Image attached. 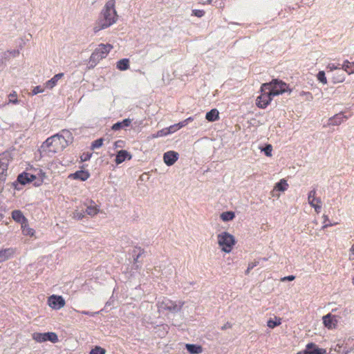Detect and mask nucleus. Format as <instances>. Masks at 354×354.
I'll return each mask as SVG.
<instances>
[{"label": "nucleus", "mask_w": 354, "mask_h": 354, "mask_svg": "<svg viewBox=\"0 0 354 354\" xmlns=\"http://www.w3.org/2000/svg\"><path fill=\"white\" fill-rule=\"evenodd\" d=\"M12 219L24 226L28 223L27 218L24 216L23 213L20 210H14L12 212Z\"/></svg>", "instance_id": "nucleus-14"}, {"label": "nucleus", "mask_w": 354, "mask_h": 354, "mask_svg": "<svg viewBox=\"0 0 354 354\" xmlns=\"http://www.w3.org/2000/svg\"><path fill=\"white\" fill-rule=\"evenodd\" d=\"M58 136L62 142H65V145L67 147L69 144L73 142V136L72 133L67 129H63L60 133H57Z\"/></svg>", "instance_id": "nucleus-13"}, {"label": "nucleus", "mask_w": 354, "mask_h": 354, "mask_svg": "<svg viewBox=\"0 0 354 354\" xmlns=\"http://www.w3.org/2000/svg\"><path fill=\"white\" fill-rule=\"evenodd\" d=\"M259 264V261L251 262L248 264V270H252Z\"/></svg>", "instance_id": "nucleus-51"}, {"label": "nucleus", "mask_w": 354, "mask_h": 354, "mask_svg": "<svg viewBox=\"0 0 354 354\" xmlns=\"http://www.w3.org/2000/svg\"><path fill=\"white\" fill-rule=\"evenodd\" d=\"M79 313H80L82 315H90V316H94L95 315H97L99 313V312H95V313H91V312H89V311H85V310H83V311H78Z\"/></svg>", "instance_id": "nucleus-49"}, {"label": "nucleus", "mask_w": 354, "mask_h": 354, "mask_svg": "<svg viewBox=\"0 0 354 354\" xmlns=\"http://www.w3.org/2000/svg\"><path fill=\"white\" fill-rule=\"evenodd\" d=\"M32 339L37 342H44L50 341L53 343L58 342V337L55 333L48 332V333H35L32 334Z\"/></svg>", "instance_id": "nucleus-8"}, {"label": "nucleus", "mask_w": 354, "mask_h": 354, "mask_svg": "<svg viewBox=\"0 0 354 354\" xmlns=\"http://www.w3.org/2000/svg\"><path fill=\"white\" fill-rule=\"evenodd\" d=\"M288 185L286 180L282 179L278 183H277L275 188L283 192L287 189Z\"/></svg>", "instance_id": "nucleus-30"}, {"label": "nucleus", "mask_w": 354, "mask_h": 354, "mask_svg": "<svg viewBox=\"0 0 354 354\" xmlns=\"http://www.w3.org/2000/svg\"><path fill=\"white\" fill-rule=\"evenodd\" d=\"M85 216V212L84 211H78L76 210L73 213V218L77 220L82 219Z\"/></svg>", "instance_id": "nucleus-38"}, {"label": "nucleus", "mask_w": 354, "mask_h": 354, "mask_svg": "<svg viewBox=\"0 0 354 354\" xmlns=\"http://www.w3.org/2000/svg\"><path fill=\"white\" fill-rule=\"evenodd\" d=\"M186 123L188 124L190 122H192L194 120V118L193 117H189L187 119L185 120Z\"/></svg>", "instance_id": "nucleus-57"}, {"label": "nucleus", "mask_w": 354, "mask_h": 354, "mask_svg": "<svg viewBox=\"0 0 354 354\" xmlns=\"http://www.w3.org/2000/svg\"><path fill=\"white\" fill-rule=\"evenodd\" d=\"M129 67V60L128 59H122L117 62V68L120 71H125Z\"/></svg>", "instance_id": "nucleus-26"}, {"label": "nucleus", "mask_w": 354, "mask_h": 354, "mask_svg": "<svg viewBox=\"0 0 354 354\" xmlns=\"http://www.w3.org/2000/svg\"><path fill=\"white\" fill-rule=\"evenodd\" d=\"M13 254L14 250L12 248H6L0 250V263L8 260Z\"/></svg>", "instance_id": "nucleus-22"}, {"label": "nucleus", "mask_w": 354, "mask_h": 354, "mask_svg": "<svg viewBox=\"0 0 354 354\" xmlns=\"http://www.w3.org/2000/svg\"><path fill=\"white\" fill-rule=\"evenodd\" d=\"M24 234L28 236H33L35 231L33 229L28 227V223L21 226Z\"/></svg>", "instance_id": "nucleus-34"}, {"label": "nucleus", "mask_w": 354, "mask_h": 354, "mask_svg": "<svg viewBox=\"0 0 354 354\" xmlns=\"http://www.w3.org/2000/svg\"><path fill=\"white\" fill-rule=\"evenodd\" d=\"M44 89L41 86H37L33 88L32 91V95H37L40 93H43Z\"/></svg>", "instance_id": "nucleus-43"}, {"label": "nucleus", "mask_w": 354, "mask_h": 354, "mask_svg": "<svg viewBox=\"0 0 354 354\" xmlns=\"http://www.w3.org/2000/svg\"><path fill=\"white\" fill-rule=\"evenodd\" d=\"M64 76V73H58L54 75L50 80L47 81L45 86L48 88H53L57 83V82Z\"/></svg>", "instance_id": "nucleus-21"}, {"label": "nucleus", "mask_w": 354, "mask_h": 354, "mask_svg": "<svg viewBox=\"0 0 354 354\" xmlns=\"http://www.w3.org/2000/svg\"><path fill=\"white\" fill-rule=\"evenodd\" d=\"M8 55H12L13 57H17L19 55V50H8L7 52H4L1 55V59H7L8 57Z\"/></svg>", "instance_id": "nucleus-31"}, {"label": "nucleus", "mask_w": 354, "mask_h": 354, "mask_svg": "<svg viewBox=\"0 0 354 354\" xmlns=\"http://www.w3.org/2000/svg\"><path fill=\"white\" fill-rule=\"evenodd\" d=\"M179 154L174 151H169L164 153L163 160L167 166L173 165L178 159Z\"/></svg>", "instance_id": "nucleus-12"}, {"label": "nucleus", "mask_w": 354, "mask_h": 354, "mask_svg": "<svg viewBox=\"0 0 354 354\" xmlns=\"http://www.w3.org/2000/svg\"><path fill=\"white\" fill-rule=\"evenodd\" d=\"M326 69L328 70V72L336 71L337 70L342 69V65H340L339 64L336 65L333 63H330L327 65Z\"/></svg>", "instance_id": "nucleus-36"}, {"label": "nucleus", "mask_w": 354, "mask_h": 354, "mask_svg": "<svg viewBox=\"0 0 354 354\" xmlns=\"http://www.w3.org/2000/svg\"><path fill=\"white\" fill-rule=\"evenodd\" d=\"M131 123V120L129 118H127V119L123 120L121 122H118L115 123L112 126L111 129L113 131H118L122 128L129 127Z\"/></svg>", "instance_id": "nucleus-20"}, {"label": "nucleus", "mask_w": 354, "mask_h": 354, "mask_svg": "<svg viewBox=\"0 0 354 354\" xmlns=\"http://www.w3.org/2000/svg\"><path fill=\"white\" fill-rule=\"evenodd\" d=\"M27 176L29 178V183L30 182H33V181H37V178L38 177L37 176V175L35 174H30V173H27Z\"/></svg>", "instance_id": "nucleus-45"}, {"label": "nucleus", "mask_w": 354, "mask_h": 354, "mask_svg": "<svg viewBox=\"0 0 354 354\" xmlns=\"http://www.w3.org/2000/svg\"><path fill=\"white\" fill-rule=\"evenodd\" d=\"M322 319L324 326L328 329L334 328L338 322L337 317L335 315H332L331 313H328L324 316Z\"/></svg>", "instance_id": "nucleus-11"}, {"label": "nucleus", "mask_w": 354, "mask_h": 354, "mask_svg": "<svg viewBox=\"0 0 354 354\" xmlns=\"http://www.w3.org/2000/svg\"><path fill=\"white\" fill-rule=\"evenodd\" d=\"M348 118V116L344 115L343 113H339L329 119V124L332 125H339L344 120Z\"/></svg>", "instance_id": "nucleus-16"}, {"label": "nucleus", "mask_w": 354, "mask_h": 354, "mask_svg": "<svg viewBox=\"0 0 354 354\" xmlns=\"http://www.w3.org/2000/svg\"><path fill=\"white\" fill-rule=\"evenodd\" d=\"M263 88L265 90H269L272 92V95L276 96L285 92H291V89L288 88L287 84L277 79L272 80L270 82L263 84Z\"/></svg>", "instance_id": "nucleus-3"}, {"label": "nucleus", "mask_w": 354, "mask_h": 354, "mask_svg": "<svg viewBox=\"0 0 354 354\" xmlns=\"http://www.w3.org/2000/svg\"><path fill=\"white\" fill-rule=\"evenodd\" d=\"M317 80L324 84H327V79L324 71H319L317 75Z\"/></svg>", "instance_id": "nucleus-37"}, {"label": "nucleus", "mask_w": 354, "mask_h": 354, "mask_svg": "<svg viewBox=\"0 0 354 354\" xmlns=\"http://www.w3.org/2000/svg\"><path fill=\"white\" fill-rule=\"evenodd\" d=\"M315 195H316L315 189H313V190L310 191L308 193V203L311 206H314L315 201H316L317 203H321V199L319 198H316Z\"/></svg>", "instance_id": "nucleus-25"}, {"label": "nucleus", "mask_w": 354, "mask_h": 354, "mask_svg": "<svg viewBox=\"0 0 354 354\" xmlns=\"http://www.w3.org/2000/svg\"><path fill=\"white\" fill-rule=\"evenodd\" d=\"M212 2V0H208V3H210Z\"/></svg>", "instance_id": "nucleus-61"}, {"label": "nucleus", "mask_w": 354, "mask_h": 354, "mask_svg": "<svg viewBox=\"0 0 354 354\" xmlns=\"http://www.w3.org/2000/svg\"><path fill=\"white\" fill-rule=\"evenodd\" d=\"M115 0H109L106 2L104 9L102 10L100 17L93 28V31H98L106 28L115 23L118 15L115 9Z\"/></svg>", "instance_id": "nucleus-1"}, {"label": "nucleus", "mask_w": 354, "mask_h": 354, "mask_svg": "<svg viewBox=\"0 0 354 354\" xmlns=\"http://www.w3.org/2000/svg\"><path fill=\"white\" fill-rule=\"evenodd\" d=\"M193 15L198 17H201L205 15V12L202 10H193Z\"/></svg>", "instance_id": "nucleus-46"}, {"label": "nucleus", "mask_w": 354, "mask_h": 354, "mask_svg": "<svg viewBox=\"0 0 354 354\" xmlns=\"http://www.w3.org/2000/svg\"><path fill=\"white\" fill-rule=\"evenodd\" d=\"M131 156L126 150H120L118 152L115 158V162L117 165L121 164L126 159H131Z\"/></svg>", "instance_id": "nucleus-17"}, {"label": "nucleus", "mask_w": 354, "mask_h": 354, "mask_svg": "<svg viewBox=\"0 0 354 354\" xmlns=\"http://www.w3.org/2000/svg\"><path fill=\"white\" fill-rule=\"evenodd\" d=\"M235 216V214L233 212H231V211H229V212H223L221 214V218L223 221H232L233 220V218H234Z\"/></svg>", "instance_id": "nucleus-28"}, {"label": "nucleus", "mask_w": 354, "mask_h": 354, "mask_svg": "<svg viewBox=\"0 0 354 354\" xmlns=\"http://www.w3.org/2000/svg\"><path fill=\"white\" fill-rule=\"evenodd\" d=\"M99 212V209L95 205H91L87 207L86 213L91 216L96 215Z\"/></svg>", "instance_id": "nucleus-29"}, {"label": "nucleus", "mask_w": 354, "mask_h": 354, "mask_svg": "<svg viewBox=\"0 0 354 354\" xmlns=\"http://www.w3.org/2000/svg\"><path fill=\"white\" fill-rule=\"evenodd\" d=\"M137 250H138V254L136 255V258H134V261H137L138 259H139V257L142 255V252H143V250H141L140 248H138V249H135L133 250V252H136Z\"/></svg>", "instance_id": "nucleus-48"}, {"label": "nucleus", "mask_w": 354, "mask_h": 354, "mask_svg": "<svg viewBox=\"0 0 354 354\" xmlns=\"http://www.w3.org/2000/svg\"><path fill=\"white\" fill-rule=\"evenodd\" d=\"M344 72V71L342 69H339V70H337L333 74L332 79H333V82L335 84L341 83L345 80L346 77H345Z\"/></svg>", "instance_id": "nucleus-19"}, {"label": "nucleus", "mask_w": 354, "mask_h": 354, "mask_svg": "<svg viewBox=\"0 0 354 354\" xmlns=\"http://www.w3.org/2000/svg\"><path fill=\"white\" fill-rule=\"evenodd\" d=\"M324 225L322 226V228L323 229H325L326 227H328V226H332L333 224L332 223H326V222H328L329 220H328V216L326 215H324Z\"/></svg>", "instance_id": "nucleus-47"}, {"label": "nucleus", "mask_w": 354, "mask_h": 354, "mask_svg": "<svg viewBox=\"0 0 354 354\" xmlns=\"http://www.w3.org/2000/svg\"><path fill=\"white\" fill-rule=\"evenodd\" d=\"M69 177L73 179H77L82 181H85L90 177V174L87 171L80 170L73 174H71Z\"/></svg>", "instance_id": "nucleus-15"}, {"label": "nucleus", "mask_w": 354, "mask_h": 354, "mask_svg": "<svg viewBox=\"0 0 354 354\" xmlns=\"http://www.w3.org/2000/svg\"><path fill=\"white\" fill-rule=\"evenodd\" d=\"M177 125H178V128L180 129L185 127L186 125H187V124L186 123L185 120H183L182 122H180L177 123Z\"/></svg>", "instance_id": "nucleus-55"}, {"label": "nucleus", "mask_w": 354, "mask_h": 354, "mask_svg": "<svg viewBox=\"0 0 354 354\" xmlns=\"http://www.w3.org/2000/svg\"><path fill=\"white\" fill-rule=\"evenodd\" d=\"M91 154L86 153V154H83L81 156V159H82V161H87L91 158Z\"/></svg>", "instance_id": "nucleus-50"}, {"label": "nucleus", "mask_w": 354, "mask_h": 354, "mask_svg": "<svg viewBox=\"0 0 354 354\" xmlns=\"http://www.w3.org/2000/svg\"><path fill=\"white\" fill-rule=\"evenodd\" d=\"M179 129L177 124L171 125L169 127L167 128L169 134L173 133L178 131Z\"/></svg>", "instance_id": "nucleus-44"}, {"label": "nucleus", "mask_w": 354, "mask_h": 354, "mask_svg": "<svg viewBox=\"0 0 354 354\" xmlns=\"http://www.w3.org/2000/svg\"><path fill=\"white\" fill-rule=\"evenodd\" d=\"M5 178L3 176L0 177V192L2 191L4 185Z\"/></svg>", "instance_id": "nucleus-52"}, {"label": "nucleus", "mask_w": 354, "mask_h": 354, "mask_svg": "<svg viewBox=\"0 0 354 354\" xmlns=\"http://www.w3.org/2000/svg\"><path fill=\"white\" fill-rule=\"evenodd\" d=\"M35 174L37 175V176L38 177L37 178V181H35L34 183V185H36V186H39L40 185L43 181H44V179L45 178V173L42 171L41 169H36L35 171Z\"/></svg>", "instance_id": "nucleus-27"}, {"label": "nucleus", "mask_w": 354, "mask_h": 354, "mask_svg": "<svg viewBox=\"0 0 354 354\" xmlns=\"http://www.w3.org/2000/svg\"><path fill=\"white\" fill-rule=\"evenodd\" d=\"M261 95L257 99V105L261 109H265L271 102L274 95L269 90H265L263 85L261 87Z\"/></svg>", "instance_id": "nucleus-7"}, {"label": "nucleus", "mask_w": 354, "mask_h": 354, "mask_svg": "<svg viewBox=\"0 0 354 354\" xmlns=\"http://www.w3.org/2000/svg\"><path fill=\"white\" fill-rule=\"evenodd\" d=\"M251 270H248V268L246 270L245 273L248 274Z\"/></svg>", "instance_id": "nucleus-60"}, {"label": "nucleus", "mask_w": 354, "mask_h": 354, "mask_svg": "<svg viewBox=\"0 0 354 354\" xmlns=\"http://www.w3.org/2000/svg\"><path fill=\"white\" fill-rule=\"evenodd\" d=\"M342 69L348 75L354 74V62L345 59L342 64Z\"/></svg>", "instance_id": "nucleus-18"}, {"label": "nucleus", "mask_w": 354, "mask_h": 354, "mask_svg": "<svg viewBox=\"0 0 354 354\" xmlns=\"http://www.w3.org/2000/svg\"><path fill=\"white\" fill-rule=\"evenodd\" d=\"M66 146L65 142H62L58 134L52 136L47 138L41 146V150L44 153H48L49 156L63 151Z\"/></svg>", "instance_id": "nucleus-2"}, {"label": "nucleus", "mask_w": 354, "mask_h": 354, "mask_svg": "<svg viewBox=\"0 0 354 354\" xmlns=\"http://www.w3.org/2000/svg\"><path fill=\"white\" fill-rule=\"evenodd\" d=\"M281 324V319H277L275 317V319H269L268 322V326L270 328H274V327Z\"/></svg>", "instance_id": "nucleus-35"}, {"label": "nucleus", "mask_w": 354, "mask_h": 354, "mask_svg": "<svg viewBox=\"0 0 354 354\" xmlns=\"http://www.w3.org/2000/svg\"><path fill=\"white\" fill-rule=\"evenodd\" d=\"M218 243L222 248V250L229 253L235 244L234 237L228 232H224L218 235Z\"/></svg>", "instance_id": "nucleus-4"}, {"label": "nucleus", "mask_w": 354, "mask_h": 354, "mask_svg": "<svg viewBox=\"0 0 354 354\" xmlns=\"http://www.w3.org/2000/svg\"><path fill=\"white\" fill-rule=\"evenodd\" d=\"M186 348L191 354H199L203 352V348L196 344H186Z\"/></svg>", "instance_id": "nucleus-23"}, {"label": "nucleus", "mask_w": 354, "mask_h": 354, "mask_svg": "<svg viewBox=\"0 0 354 354\" xmlns=\"http://www.w3.org/2000/svg\"><path fill=\"white\" fill-rule=\"evenodd\" d=\"M231 328H232V324L230 322H227L225 324H224L221 327V330H226V329Z\"/></svg>", "instance_id": "nucleus-54"}, {"label": "nucleus", "mask_w": 354, "mask_h": 354, "mask_svg": "<svg viewBox=\"0 0 354 354\" xmlns=\"http://www.w3.org/2000/svg\"><path fill=\"white\" fill-rule=\"evenodd\" d=\"M351 250L353 252V254H354V244L352 245Z\"/></svg>", "instance_id": "nucleus-58"}, {"label": "nucleus", "mask_w": 354, "mask_h": 354, "mask_svg": "<svg viewBox=\"0 0 354 354\" xmlns=\"http://www.w3.org/2000/svg\"><path fill=\"white\" fill-rule=\"evenodd\" d=\"M297 354H326V351L319 348L314 343H308L304 351H300Z\"/></svg>", "instance_id": "nucleus-9"}, {"label": "nucleus", "mask_w": 354, "mask_h": 354, "mask_svg": "<svg viewBox=\"0 0 354 354\" xmlns=\"http://www.w3.org/2000/svg\"><path fill=\"white\" fill-rule=\"evenodd\" d=\"M48 305L53 309L59 310L64 306L65 301L62 296L53 295L48 298Z\"/></svg>", "instance_id": "nucleus-10"}, {"label": "nucleus", "mask_w": 354, "mask_h": 354, "mask_svg": "<svg viewBox=\"0 0 354 354\" xmlns=\"http://www.w3.org/2000/svg\"><path fill=\"white\" fill-rule=\"evenodd\" d=\"M218 111L214 109L206 113L205 118L209 122H214L218 119Z\"/></svg>", "instance_id": "nucleus-24"}, {"label": "nucleus", "mask_w": 354, "mask_h": 354, "mask_svg": "<svg viewBox=\"0 0 354 354\" xmlns=\"http://www.w3.org/2000/svg\"><path fill=\"white\" fill-rule=\"evenodd\" d=\"M169 135L167 128L162 129L158 131L156 135L153 136L154 138L162 137Z\"/></svg>", "instance_id": "nucleus-42"}, {"label": "nucleus", "mask_w": 354, "mask_h": 354, "mask_svg": "<svg viewBox=\"0 0 354 354\" xmlns=\"http://www.w3.org/2000/svg\"><path fill=\"white\" fill-rule=\"evenodd\" d=\"M17 180L19 181V183H21L22 185H25V184L29 183V178L27 176V173L24 172V173L19 174L17 177Z\"/></svg>", "instance_id": "nucleus-32"}, {"label": "nucleus", "mask_w": 354, "mask_h": 354, "mask_svg": "<svg viewBox=\"0 0 354 354\" xmlns=\"http://www.w3.org/2000/svg\"><path fill=\"white\" fill-rule=\"evenodd\" d=\"M261 151L264 152L266 156L270 157L272 156V147L271 145H266Z\"/></svg>", "instance_id": "nucleus-41"}, {"label": "nucleus", "mask_w": 354, "mask_h": 354, "mask_svg": "<svg viewBox=\"0 0 354 354\" xmlns=\"http://www.w3.org/2000/svg\"><path fill=\"white\" fill-rule=\"evenodd\" d=\"M106 350L100 346H95L92 349L89 354H105Z\"/></svg>", "instance_id": "nucleus-40"}, {"label": "nucleus", "mask_w": 354, "mask_h": 354, "mask_svg": "<svg viewBox=\"0 0 354 354\" xmlns=\"http://www.w3.org/2000/svg\"><path fill=\"white\" fill-rule=\"evenodd\" d=\"M317 204H314V206H313L315 208V210L319 213L321 209V205Z\"/></svg>", "instance_id": "nucleus-56"}, {"label": "nucleus", "mask_w": 354, "mask_h": 354, "mask_svg": "<svg viewBox=\"0 0 354 354\" xmlns=\"http://www.w3.org/2000/svg\"><path fill=\"white\" fill-rule=\"evenodd\" d=\"M17 95L16 91H12V93H10L9 94V95H8L9 100L5 104H8L10 103H12V104H18L19 103V100L17 98Z\"/></svg>", "instance_id": "nucleus-33"}, {"label": "nucleus", "mask_w": 354, "mask_h": 354, "mask_svg": "<svg viewBox=\"0 0 354 354\" xmlns=\"http://www.w3.org/2000/svg\"><path fill=\"white\" fill-rule=\"evenodd\" d=\"M3 218V215L2 214H0V221H1Z\"/></svg>", "instance_id": "nucleus-59"}, {"label": "nucleus", "mask_w": 354, "mask_h": 354, "mask_svg": "<svg viewBox=\"0 0 354 354\" xmlns=\"http://www.w3.org/2000/svg\"><path fill=\"white\" fill-rule=\"evenodd\" d=\"M353 283L354 284V277H353Z\"/></svg>", "instance_id": "nucleus-62"}, {"label": "nucleus", "mask_w": 354, "mask_h": 354, "mask_svg": "<svg viewBox=\"0 0 354 354\" xmlns=\"http://www.w3.org/2000/svg\"><path fill=\"white\" fill-rule=\"evenodd\" d=\"M112 48L113 46L111 44H100L91 54L90 62L96 64L97 62L107 55Z\"/></svg>", "instance_id": "nucleus-6"}, {"label": "nucleus", "mask_w": 354, "mask_h": 354, "mask_svg": "<svg viewBox=\"0 0 354 354\" xmlns=\"http://www.w3.org/2000/svg\"><path fill=\"white\" fill-rule=\"evenodd\" d=\"M183 304L184 302L181 301H173L167 298H164L161 301H158V308L159 311L167 310L172 313H177L180 311Z\"/></svg>", "instance_id": "nucleus-5"}, {"label": "nucleus", "mask_w": 354, "mask_h": 354, "mask_svg": "<svg viewBox=\"0 0 354 354\" xmlns=\"http://www.w3.org/2000/svg\"><path fill=\"white\" fill-rule=\"evenodd\" d=\"M102 144H103V139L102 138L97 139V140H95V141H93L92 142L91 148L93 149H98V148L102 147Z\"/></svg>", "instance_id": "nucleus-39"}, {"label": "nucleus", "mask_w": 354, "mask_h": 354, "mask_svg": "<svg viewBox=\"0 0 354 354\" xmlns=\"http://www.w3.org/2000/svg\"><path fill=\"white\" fill-rule=\"evenodd\" d=\"M295 277L293 276V275H289V276H287V277H285L283 278H282V281H293L295 279Z\"/></svg>", "instance_id": "nucleus-53"}]
</instances>
